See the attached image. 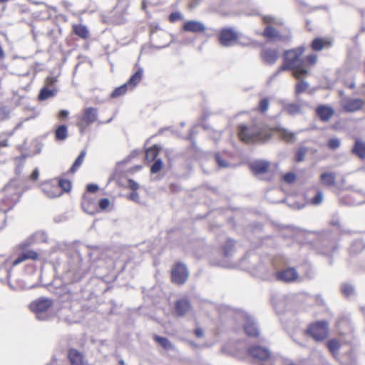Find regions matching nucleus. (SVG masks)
Here are the masks:
<instances>
[{"label": "nucleus", "instance_id": "nucleus-41", "mask_svg": "<svg viewBox=\"0 0 365 365\" xmlns=\"http://www.w3.org/2000/svg\"><path fill=\"white\" fill-rule=\"evenodd\" d=\"M330 224L332 225V226H336L338 227V229L340 231V234L341 235H352L354 232V231H351L350 230H346V229H344L342 227V225L340 222V220L338 217H335V218H333L331 222H330Z\"/></svg>", "mask_w": 365, "mask_h": 365}, {"label": "nucleus", "instance_id": "nucleus-13", "mask_svg": "<svg viewBox=\"0 0 365 365\" xmlns=\"http://www.w3.org/2000/svg\"><path fill=\"white\" fill-rule=\"evenodd\" d=\"M304 47H298V56L303 53ZM317 62V55L311 53L305 56L304 59H300L298 57V75H306L308 71L304 68V64L307 63L310 66H314Z\"/></svg>", "mask_w": 365, "mask_h": 365}, {"label": "nucleus", "instance_id": "nucleus-42", "mask_svg": "<svg viewBox=\"0 0 365 365\" xmlns=\"http://www.w3.org/2000/svg\"><path fill=\"white\" fill-rule=\"evenodd\" d=\"M262 20L264 24H271L277 26L283 25L284 23L282 19L270 15L264 16Z\"/></svg>", "mask_w": 365, "mask_h": 365}, {"label": "nucleus", "instance_id": "nucleus-55", "mask_svg": "<svg viewBox=\"0 0 365 365\" xmlns=\"http://www.w3.org/2000/svg\"><path fill=\"white\" fill-rule=\"evenodd\" d=\"M269 106V102L267 98H264L259 102V109L262 112H266Z\"/></svg>", "mask_w": 365, "mask_h": 365}, {"label": "nucleus", "instance_id": "nucleus-2", "mask_svg": "<svg viewBox=\"0 0 365 365\" xmlns=\"http://www.w3.org/2000/svg\"><path fill=\"white\" fill-rule=\"evenodd\" d=\"M46 240V235L43 232H37L25 240L20 242L16 247V251L19 252L18 257L11 262V266H17L26 260H38V254L29 247L36 242H44Z\"/></svg>", "mask_w": 365, "mask_h": 365}, {"label": "nucleus", "instance_id": "nucleus-15", "mask_svg": "<svg viewBox=\"0 0 365 365\" xmlns=\"http://www.w3.org/2000/svg\"><path fill=\"white\" fill-rule=\"evenodd\" d=\"M237 34L232 29H222L219 36L220 43L225 47L232 46L237 40Z\"/></svg>", "mask_w": 365, "mask_h": 365}, {"label": "nucleus", "instance_id": "nucleus-16", "mask_svg": "<svg viewBox=\"0 0 365 365\" xmlns=\"http://www.w3.org/2000/svg\"><path fill=\"white\" fill-rule=\"evenodd\" d=\"M97 119V110L93 107L85 109L83 115L78 123L81 129L84 128L88 125L94 123Z\"/></svg>", "mask_w": 365, "mask_h": 365}, {"label": "nucleus", "instance_id": "nucleus-28", "mask_svg": "<svg viewBox=\"0 0 365 365\" xmlns=\"http://www.w3.org/2000/svg\"><path fill=\"white\" fill-rule=\"evenodd\" d=\"M351 153L360 159H365V142L356 139L351 149Z\"/></svg>", "mask_w": 365, "mask_h": 365}, {"label": "nucleus", "instance_id": "nucleus-6", "mask_svg": "<svg viewBox=\"0 0 365 365\" xmlns=\"http://www.w3.org/2000/svg\"><path fill=\"white\" fill-rule=\"evenodd\" d=\"M307 334L317 342L327 339L329 334V322L325 320L317 321L309 324L306 329Z\"/></svg>", "mask_w": 365, "mask_h": 365}, {"label": "nucleus", "instance_id": "nucleus-62", "mask_svg": "<svg viewBox=\"0 0 365 365\" xmlns=\"http://www.w3.org/2000/svg\"><path fill=\"white\" fill-rule=\"evenodd\" d=\"M128 187L133 191H136L139 188V185L135 180L130 179L128 180Z\"/></svg>", "mask_w": 365, "mask_h": 365}, {"label": "nucleus", "instance_id": "nucleus-47", "mask_svg": "<svg viewBox=\"0 0 365 365\" xmlns=\"http://www.w3.org/2000/svg\"><path fill=\"white\" fill-rule=\"evenodd\" d=\"M11 111L7 106L0 107V122L9 120L11 117Z\"/></svg>", "mask_w": 365, "mask_h": 365}, {"label": "nucleus", "instance_id": "nucleus-32", "mask_svg": "<svg viewBox=\"0 0 365 365\" xmlns=\"http://www.w3.org/2000/svg\"><path fill=\"white\" fill-rule=\"evenodd\" d=\"M68 359L71 365H83V356L76 349L69 351Z\"/></svg>", "mask_w": 365, "mask_h": 365}, {"label": "nucleus", "instance_id": "nucleus-48", "mask_svg": "<svg viewBox=\"0 0 365 365\" xmlns=\"http://www.w3.org/2000/svg\"><path fill=\"white\" fill-rule=\"evenodd\" d=\"M11 275V268L6 265L0 267V280L4 281L8 279Z\"/></svg>", "mask_w": 365, "mask_h": 365}, {"label": "nucleus", "instance_id": "nucleus-24", "mask_svg": "<svg viewBox=\"0 0 365 365\" xmlns=\"http://www.w3.org/2000/svg\"><path fill=\"white\" fill-rule=\"evenodd\" d=\"M263 61L267 64H274L278 58L277 53L274 49H265L261 53Z\"/></svg>", "mask_w": 365, "mask_h": 365}, {"label": "nucleus", "instance_id": "nucleus-4", "mask_svg": "<svg viewBox=\"0 0 365 365\" xmlns=\"http://www.w3.org/2000/svg\"><path fill=\"white\" fill-rule=\"evenodd\" d=\"M238 135L242 141L247 143L264 142L271 136L265 128L259 125H240Z\"/></svg>", "mask_w": 365, "mask_h": 365}, {"label": "nucleus", "instance_id": "nucleus-44", "mask_svg": "<svg viewBox=\"0 0 365 365\" xmlns=\"http://www.w3.org/2000/svg\"><path fill=\"white\" fill-rule=\"evenodd\" d=\"M46 192L47 196L50 198L59 197L62 195V190L58 186H50L48 190H44Z\"/></svg>", "mask_w": 365, "mask_h": 365}, {"label": "nucleus", "instance_id": "nucleus-9", "mask_svg": "<svg viewBox=\"0 0 365 365\" xmlns=\"http://www.w3.org/2000/svg\"><path fill=\"white\" fill-rule=\"evenodd\" d=\"M130 6L128 0H118L116 6L110 13L111 21L115 24H121L125 22V15Z\"/></svg>", "mask_w": 365, "mask_h": 365}, {"label": "nucleus", "instance_id": "nucleus-54", "mask_svg": "<svg viewBox=\"0 0 365 365\" xmlns=\"http://www.w3.org/2000/svg\"><path fill=\"white\" fill-rule=\"evenodd\" d=\"M58 79L56 76H48L46 79V86L50 88H54L55 83L57 82Z\"/></svg>", "mask_w": 365, "mask_h": 365}, {"label": "nucleus", "instance_id": "nucleus-51", "mask_svg": "<svg viewBox=\"0 0 365 365\" xmlns=\"http://www.w3.org/2000/svg\"><path fill=\"white\" fill-rule=\"evenodd\" d=\"M327 145L330 149L336 150L340 146V140L337 138H330Z\"/></svg>", "mask_w": 365, "mask_h": 365}, {"label": "nucleus", "instance_id": "nucleus-25", "mask_svg": "<svg viewBox=\"0 0 365 365\" xmlns=\"http://www.w3.org/2000/svg\"><path fill=\"white\" fill-rule=\"evenodd\" d=\"M326 346L331 354L334 357H336L339 355V351L341 347V344L336 338H331L327 341Z\"/></svg>", "mask_w": 365, "mask_h": 365}, {"label": "nucleus", "instance_id": "nucleus-45", "mask_svg": "<svg viewBox=\"0 0 365 365\" xmlns=\"http://www.w3.org/2000/svg\"><path fill=\"white\" fill-rule=\"evenodd\" d=\"M4 190L9 194H11L12 197L11 199V202H16L19 198V195L16 193V189L14 187L12 182L9 183L4 187Z\"/></svg>", "mask_w": 365, "mask_h": 365}, {"label": "nucleus", "instance_id": "nucleus-5", "mask_svg": "<svg viewBox=\"0 0 365 365\" xmlns=\"http://www.w3.org/2000/svg\"><path fill=\"white\" fill-rule=\"evenodd\" d=\"M53 305V301L48 298H39L29 305L30 309L35 313L36 319L40 321L49 319L52 313L51 308Z\"/></svg>", "mask_w": 365, "mask_h": 365}, {"label": "nucleus", "instance_id": "nucleus-37", "mask_svg": "<svg viewBox=\"0 0 365 365\" xmlns=\"http://www.w3.org/2000/svg\"><path fill=\"white\" fill-rule=\"evenodd\" d=\"M223 256L229 258L232 256L235 252V242L232 240H228L222 247Z\"/></svg>", "mask_w": 365, "mask_h": 365}, {"label": "nucleus", "instance_id": "nucleus-27", "mask_svg": "<svg viewBox=\"0 0 365 365\" xmlns=\"http://www.w3.org/2000/svg\"><path fill=\"white\" fill-rule=\"evenodd\" d=\"M336 175L334 173H323L320 175V182L322 185L327 187H333L336 185Z\"/></svg>", "mask_w": 365, "mask_h": 365}, {"label": "nucleus", "instance_id": "nucleus-39", "mask_svg": "<svg viewBox=\"0 0 365 365\" xmlns=\"http://www.w3.org/2000/svg\"><path fill=\"white\" fill-rule=\"evenodd\" d=\"M86 154V152L85 150H83L81 152V153L77 157V158L76 159V160L74 161L73 165L71 166V168L70 169L71 173H74L78 170V168L82 165V163L84 160Z\"/></svg>", "mask_w": 365, "mask_h": 365}, {"label": "nucleus", "instance_id": "nucleus-64", "mask_svg": "<svg viewBox=\"0 0 365 365\" xmlns=\"http://www.w3.org/2000/svg\"><path fill=\"white\" fill-rule=\"evenodd\" d=\"M98 190V186L95 184H89L87 185V191L90 192H96Z\"/></svg>", "mask_w": 365, "mask_h": 365}, {"label": "nucleus", "instance_id": "nucleus-19", "mask_svg": "<svg viewBox=\"0 0 365 365\" xmlns=\"http://www.w3.org/2000/svg\"><path fill=\"white\" fill-rule=\"evenodd\" d=\"M340 334L345 335L352 331L353 327L351 320L346 316L340 317L336 324Z\"/></svg>", "mask_w": 365, "mask_h": 365}, {"label": "nucleus", "instance_id": "nucleus-33", "mask_svg": "<svg viewBox=\"0 0 365 365\" xmlns=\"http://www.w3.org/2000/svg\"><path fill=\"white\" fill-rule=\"evenodd\" d=\"M73 33L83 39H86L89 37V31L87 27L83 24L73 25Z\"/></svg>", "mask_w": 365, "mask_h": 365}, {"label": "nucleus", "instance_id": "nucleus-50", "mask_svg": "<svg viewBox=\"0 0 365 365\" xmlns=\"http://www.w3.org/2000/svg\"><path fill=\"white\" fill-rule=\"evenodd\" d=\"M162 166H163L162 160L160 159H157L155 160V162L152 165V166L150 168V172L152 173H157L158 172H159L161 170Z\"/></svg>", "mask_w": 365, "mask_h": 365}, {"label": "nucleus", "instance_id": "nucleus-23", "mask_svg": "<svg viewBox=\"0 0 365 365\" xmlns=\"http://www.w3.org/2000/svg\"><path fill=\"white\" fill-rule=\"evenodd\" d=\"M262 35L264 37L272 41H281L285 39V37L280 34L277 29L271 26H268L265 28Z\"/></svg>", "mask_w": 365, "mask_h": 365}, {"label": "nucleus", "instance_id": "nucleus-14", "mask_svg": "<svg viewBox=\"0 0 365 365\" xmlns=\"http://www.w3.org/2000/svg\"><path fill=\"white\" fill-rule=\"evenodd\" d=\"M244 320V329L246 334L250 337H257L259 334V330L254 318L247 313L242 314Z\"/></svg>", "mask_w": 365, "mask_h": 365}, {"label": "nucleus", "instance_id": "nucleus-21", "mask_svg": "<svg viewBox=\"0 0 365 365\" xmlns=\"http://www.w3.org/2000/svg\"><path fill=\"white\" fill-rule=\"evenodd\" d=\"M317 116L323 122L328 121L334 115V109L327 105H320L316 109Z\"/></svg>", "mask_w": 365, "mask_h": 365}, {"label": "nucleus", "instance_id": "nucleus-34", "mask_svg": "<svg viewBox=\"0 0 365 365\" xmlns=\"http://www.w3.org/2000/svg\"><path fill=\"white\" fill-rule=\"evenodd\" d=\"M57 89L56 88H48V87H43L38 94V100L39 101H45L49 98L53 97L56 93Z\"/></svg>", "mask_w": 365, "mask_h": 365}, {"label": "nucleus", "instance_id": "nucleus-49", "mask_svg": "<svg viewBox=\"0 0 365 365\" xmlns=\"http://www.w3.org/2000/svg\"><path fill=\"white\" fill-rule=\"evenodd\" d=\"M323 197V192L322 190H318L315 195L311 199V203L314 205H318L322 202Z\"/></svg>", "mask_w": 365, "mask_h": 365}, {"label": "nucleus", "instance_id": "nucleus-18", "mask_svg": "<svg viewBox=\"0 0 365 365\" xmlns=\"http://www.w3.org/2000/svg\"><path fill=\"white\" fill-rule=\"evenodd\" d=\"M314 276L312 264L306 261L298 265V281L299 279H310Z\"/></svg>", "mask_w": 365, "mask_h": 365}, {"label": "nucleus", "instance_id": "nucleus-58", "mask_svg": "<svg viewBox=\"0 0 365 365\" xmlns=\"http://www.w3.org/2000/svg\"><path fill=\"white\" fill-rule=\"evenodd\" d=\"M215 160L218 165L221 168H226L228 165L227 163L221 158L220 154L215 155Z\"/></svg>", "mask_w": 365, "mask_h": 365}, {"label": "nucleus", "instance_id": "nucleus-40", "mask_svg": "<svg viewBox=\"0 0 365 365\" xmlns=\"http://www.w3.org/2000/svg\"><path fill=\"white\" fill-rule=\"evenodd\" d=\"M159 148L158 145H155L152 148L148 149L145 151V158L149 161H153L155 160L156 157L158 155Z\"/></svg>", "mask_w": 365, "mask_h": 365}, {"label": "nucleus", "instance_id": "nucleus-17", "mask_svg": "<svg viewBox=\"0 0 365 365\" xmlns=\"http://www.w3.org/2000/svg\"><path fill=\"white\" fill-rule=\"evenodd\" d=\"M364 101L360 98H346L341 102L343 109L346 112H355L362 108Z\"/></svg>", "mask_w": 365, "mask_h": 365}, {"label": "nucleus", "instance_id": "nucleus-53", "mask_svg": "<svg viewBox=\"0 0 365 365\" xmlns=\"http://www.w3.org/2000/svg\"><path fill=\"white\" fill-rule=\"evenodd\" d=\"M309 88V83L304 81H299V75H298V93L304 92Z\"/></svg>", "mask_w": 365, "mask_h": 365}, {"label": "nucleus", "instance_id": "nucleus-26", "mask_svg": "<svg viewBox=\"0 0 365 365\" xmlns=\"http://www.w3.org/2000/svg\"><path fill=\"white\" fill-rule=\"evenodd\" d=\"M269 163L265 160H257L250 164V168L255 174H262L267 172Z\"/></svg>", "mask_w": 365, "mask_h": 365}, {"label": "nucleus", "instance_id": "nucleus-60", "mask_svg": "<svg viewBox=\"0 0 365 365\" xmlns=\"http://www.w3.org/2000/svg\"><path fill=\"white\" fill-rule=\"evenodd\" d=\"M304 297L306 303L309 304L312 301V297L310 294L305 292L298 293V302L299 301V297Z\"/></svg>", "mask_w": 365, "mask_h": 365}, {"label": "nucleus", "instance_id": "nucleus-1", "mask_svg": "<svg viewBox=\"0 0 365 365\" xmlns=\"http://www.w3.org/2000/svg\"><path fill=\"white\" fill-rule=\"evenodd\" d=\"M298 243L307 245L313 247L317 253L329 257V264H333V253L338 250L339 246L333 239L331 232H326L317 235L298 227Z\"/></svg>", "mask_w": 365, "mask_h": 365}, {"label": "nucleus", "instance_id": "nucleus-22", "mask_svg": "<svg viewBox=\"0 0 365 365\" xmlns=\"http://www.w3.org/2000/svg\"><path fill=\"white\" fill-rule=\"evenodd\" d=\"M191 309L190 302L185 299H180L175 303V312L178 316H185Z\"/></svg>", "mask_w": 365, "mask_h": 365}, {"label": "nucleus", "instance_id": "nucleus-61", "mask_svg": "<svg viewBox=\"0 0 365 365\" xmlns=\"http://www.w3.org/2000/svg\"><path fill=\"white\" fill-rule=\"evenodd\" d=\"M307 148L304 147L298 148V163L304 160V157L306 154Z\"/></svg>", "mask_w": 365, "mask_h": 365}, {"label": "nucleus", "instance_id": "nucleus-52", "mask_svg": "<svg viewBox=\"0 0 365 365\" xmlns=\"http://www.w3.org/2000/svg\"><path fill=\"white\" fill-rule=\"evenodd\" d=\"M59 187L62 190L68 192L71 188V184L69 180H61L59 181Z\"/></svg>", "mask_w": 365, "mask_h": 365}, {"label": "nucleus", "instance_id": "nucleus-38", "mask_svg": "<svg viewBox=\"0 0 365 365\" xmlns=\"http://www.w3.org/2000/svg\"><path fill=\"white\" fill-rule=\"evenodd\" d=\"M154 340L165 350H170L174 348L171 342L165 337L155 335L154 336Z\"/></svg>", "mask_w": 365, "mask_h": 365}, {"label": "nucleus", "instance_id": "nucleus-57", "mask_svg": "<svg viewBox=\"0 0 365 365\" xmlns=\"http://www.w3.org/2000/svg\"><path fill=\"white\" fill-rule=\"evenodd\" d=\"M182 19H183V16L179 11L171 13L169 16V20L170 22H175Z\"/></svg>", "mask_w": 365, "mask_h": 365}, {"label": "nucleus", "instance_id": "nucleus-56", "mask_svg": "<svg viewBox=\"0 0 365 365\" xmlns=\"http://www.w3.org/2000/svg\"><path fill=\"white\" fill-rule=\"evenodd\" d=\"M295 180L296 175L293 173H288L283 176V180L288 184L294 182Z\"/></svg>", "mask_w": 365, "mask_h": 365}, {"label": "nucleus", "instance_id": "nucleus-63", "mask_svg": "<svg viewBox=\"0 0 365 365\" xmlns=\"http://www.w3.org/2000/svg\"><path fill=\"white\" fill-rule=\"evenodd\" d=\"M128 198L134 202H138L140 200V197L138 193L136 191H133L131 192L128 197Z\"/></svg>", "mask_w": 365, "mask_h": 365}, {"label": "nucleus", "instance_id": "nucleus-36", "mask_svg": "<svg viewBox=\"0 0 365 365\" xmlns=\"http://www.w3.org/2000/svg\"><path fill=\"white\" fill-rule=\"evenodd\" d=\"M277 132L281 138L284 140L289 143L292 142L294 140L295 135L294 133L290 132L286 128L279 127L277 128Z\"/></svg>", "mask_w": 365, "mask_h": 365}, {"label": "nucleus", "instance_id": "nucleus-3", "mask_svg": "<svg viewBox=\"0 0 365 365\" xmlns=\"http://www.w3.org/2000/svg\"><path fill=\"white\" fill-rule=\"evenodd\" d=\"M296 304V297L294 294L286 295L282 300L278 304L277 309L279 312H282L280 320L284 328L290 334V336L294 339V333L292 330L294 329L296 312L294 310Z\"/></svg>", "mask_w": 365, "mask_h": 365}, {"label": "nucleus", "instance_id": "nucleus-43", "mask_svg": "<svg viewBox=\"0 0 365 365\" xmlns=\"http://www.w3.org/2000/svg\"><path fill=\"white\" fill-rule=\"evenodd\" d=\"M325 46V41L323 38L317 37L315 38L311 43V47L313 51H320L323 49Z\"/></svg>", "mask_w": 365, "mask_h": 365}, {"label": "nucleus", "instance_id": "nucleus-11", "mask_svg": "<svg viewBox=\"0 0 365 365\" xmlns=\"http://www.w3.org/2000/svg\"><path fill=\"white\" fill-rule=\"evenodd\" d=\"M188 276L189 272L187 267L181 262L177 263L172 269V281L175 284H184L187 281Z\"/></svg>", "mask_w": 365, "mask_h": 365}, {"label": "nucleus", "instance_id": "nucleus-30", "mask_svg": "<svg viewBox=\"0 0 365 365\" xmlns=\"http://www.w3.org/2000/svg\"><path fill=\"white\" fill-rule=\"evenodd\" d=\"M365 248V244L361 240H354L349 248V252L350 255H356L361 252Z\"/></svg>", "mask_w": 365, "mask_h": 365}, {"label": "nucleus", "instance_id": "nucleus-10", "mask_svg": "<svg viewBox=\"0 0 365 365\" xmlns=\"http://www.w3.org/2000/svg\"><path fill=\"white\" fill-rule=\"evenodd\" d=\"M276 280L289 283L297 279V270L294 267H284L282 268H276L274 274Z\"/></svg>", "mask_w": 365, "mask_h": 365}, {"label": "nucleus", "instance_id": "nucleus-29", "mask_svg": "<svg viewBox=\"0 0 365 365\" xmlns=\"http://www.w3.org/2000/svg\"><path fill=\"white\" fill-rule=\"evenodd\" d=\"M56 294L62 302L70 301L73 297V292L67 285L61 287Z\"/></svg>", "mask_w": 365, "mask_h": 365}, {"label": "nucleus", "instance_id": "nucleus-8", "mask_svg": "<svg viewBox=\"0 0 365 365\" xmlns=\"http://www.w3.org/2000/svg\"><path fill=\"white\" fill-rule=\"evenodd\" d=\"M143 74V68L138 66L136 71L130 76L128 82L116 88L111 93V96L113 98L120 96L126 93L128 87H130V89L133 88L141 81Z\"/></svg>", "mask_w": 365, "mask_h": 365}, {"label": "nucleus", "instance_id": "nucleus-59", "mask_svg": "<svg viewBox=\"0 0 365 365\" xmlns=\"http://www.w3.org/2000/svg\"><path fill=\"white\" fill-rule=\"evenodd\" d=\"M98 205L101 210H106L110 205V200L108 198L101 199Z\"/></svg>", "mask_w": 365, "mask_h": 365}, {"label": "nucleus", "instance_id": "nucleus-12", "mask_svg": "<svg viewBox=\"0 0 365 365\" xmlns=\"http://www.w3.org/2000/svg\"><path fill=\"white\" fill-rule=\"evenodd\" d=\"M280 70H292L293 76L297 78V50L292 49L284 53V64Z\"/></svg>", "mask_w": 365, "mask_h": 365}, {"label": "nucleus", "instance_id": "nucleus-20", "mask_svg": "<svg viewBox=\"0 0 365 365\" xmlns=\"http://www.w3.org/2000/svg\"><path fill=\"white\" fill-rule=\"evenodd\" d=\"M182 29L187 32L200 33L204 32L206 30V26L201 21L192 20L185 22Z\"/></svg>", "mask_w": 365, "mask_h": 365}, {"label": "nucleus", "instance_id": "nucleus-35", "mask_svg": "<svg viewBox=\"0 0 365 365\" xmlns=\"http://www.w3.org/2000/svg\"><path fill=\"white\" fill-rule=\"evenodd\" d=\"M68 135V129L65 125H61L55 130V139L57 141L65 140Z\"/></svg>", "mask_w": 365, "mask_h": 365}, {"label": "nucleus", "instance_id": "nucleus-46", "mask_svg": "<svg viewBox=\"0 0 365 365\" xmlns=\"http://www.w3.org/2000/svg\"><path fill=\"white\" fill-rule=\"evenodd\" d=\"M269 365H296L294 361L292 360L282 357V356H276L274 359L273 364H270Z\"/></svg>", "mask_w": 365, "mask_h": 365}, {"label": "nucleus", "instance_id": "nucleus-7", "mask_svg": "<svg viewBox=\"0 0 365 365\" xmlns=\"http://www.w3.org/2000/svg\"><path fill=\"white\" fill-rule=\"evenodd\" d=\"M249 354L255 360L262 362L263 365L273 364L276 356H272L268 349L261 346H252L248 349Z\"/></svg>", "mask_w": 365, "mask_h": 365}, {"label": "nucleus", "instance_id": "nucleus-31", "mask_svg": "<svg viewBox=\"0 0 365 365\" xmlns=\"http://www.w3.org/2000/svg\"><path fill=\"white\" fill-rule=\"evenodd\" d=\"M340 291L345 298H350L356 295L354 286L351 283L344 282L340 285Z\"/></svg>", "mask_w": 365, "mask_h": 365}]
</instances>
